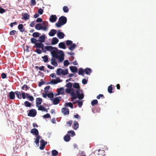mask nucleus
I'll list each match as a JSON object with an SVG mask.
<instances>
[{
	"instance_id": "1",
	"label": "nucleus",
	"mask_w": 156,
	"mask_h": 156,
	"mask_svg": "<svg viewBox=\"0 0 156 156\" xmlns=\"http://www.w3.org/2000/svg\"><path fill=\"white\" fill-rule=\"evenodd\" d=\"M52 57L58 58L60 62H62L64 60V53L63 51L60 50L58 51V49L53 50L51 51Z\"/></svg>"
},
{
	"instance_id": "2",
	"label": "nucleus",
	"mask_w": 156,
	"mask_h": 156,
	"mask_svg": "<svg viewBox=\"0 0 156 156\" xmlns=\"http://www.w3.org/2000/svg\"><path fill=\"white\" fill-rule=\"evenodd\" d=\"M67 21V19L65 16H61L59 18L58 21L55 23V26L58 27H60L65 24L66 23Z\"/></svg>"
},
{
	"instance_id": "3",
	"label": "nucleus",
	"mask_w": 156,
	"mask_h": 156,
	"mask_svg": "<svg viewBox=\"0 0 156 156\" xmlns=\"http://www.w3.org/2000/svg\"><path fill=\"white\" fill-rule=\"evenodd\" d=\"M65 91L67 93L71 94V101H73L77 98L76 94L74 93V90L72 88H66L65 90Z\"/></svg>"
},
{
	"instance_id": "4",
	"label": "nucleus",
	"mask_w": 156,
	"mask_h": 156,
	"mask_svg": "<svg viewBox=\"0 0 156 156\" xmlns=\"http://www.w3.org/2000/svg\"><path fill=\"white\" fill-rule=\"evenodd\" d=\"M75 93L77 98L79 99H82L83 98L84 95L83 93V90L80 89L76 90Z\"/></svg>"
},
{
	"instance_id": "5",
	"label": "nucleus",
	"mask_w": 156,
	"mask_h": 156,
	"mask_svg": "<svg viewBox=\"0 0 156 156\" xmlns=\"http://www.w3.org/2000/svg\"><path fill=\"white\" fill-rule=\"evenodd\" d=\"M57 49V48L56 47H53L51 46H47L44 47L43 48V52L46 53V51H51L53 49Z\"/></svg>"
},
{
	"instance_id": "6",
	"label": "nucleus",
	"mask_w": 156,
	"mask_h": 156,
	"mask_svg": "<svg viewBox=\"0 0 156 156\" xmlns=\"http://www.w3.org/2000/svg\"><path fill=\"white\" fill-rule=\"evenodd\" d=\"M36 110L34 109H32L29 110L28 115L29 116L34 117L36 115Z\"/></svg>"
},
{
	"instance_id": "7",
	"label": "nucleus",
	"mask_w": 156,
	"mask_h": 156,
	"mask_svg": "<svg viewBox=\"0 0 156 156\" xmlns=\"http://www.w3.org/2000/svg\"><path fill=\"white\" fill-rule=\"evenodd\" d=\"M40 142L41 144L39 148L41 150H43L45 147V145L47 144V142H45L44 140L42 139L40 140Z\"/></svg>"
},
{
	"instance_id": "8",
	"label": "nucleus",
	"mask_w": 156,
	"mask_h": 156,
	"mask_svg": "<svg viewBox=\"0 0 156 156\" xmlns=\"http://www.w3.org/2000/svg\"><path fill=\"white\" fill-rule=\"evenodd\" d=\"M62 80H61L59 78H57L55 79H52L51 80L50 83L53 84H55L58 83L62 82Z\"/></svg>"
},
{
	"instance_id": "9",
	"label": "nucleus",
	"mask_w": 156,
	"mask_h": 156,
	"mask_svg": "<svg viewBox=\"0 0 156 156\" xmlns=\"http://www.w3.org/2000/svg\"><path fill=\"white\" fill-rule=\"evenodd\" d=\"M34 47H35L37 48H41L42 51H43V48H44V44L42 43H37L35 44V45Z\"/></svg>"
},
{
	"instance_id": "10",
	"label": "nucleus",
	"mask_w": 156,
	"mask_h": 156,
	"mask_svg": "<svg viewBox=\"0 0 156 156\" xmlns=\"http://www.w3.org/2000/svg\"><path fill=\"white\" fill-rule=\"evenodd\" d=\"M57 19L55 15H51L49 19V21L51 23H54L56 21Z\"/></svg>"
},
{
	"instance_id": "11",
	"label": "nucleus",
	"mask_w": 156,
	"mask_h": 156,
	"mask_svg": "<svg viewBox=\"0 0 156 156\" xmlns=\"http://www.w3.org/2000/svg\"><path fill=\"white\" fill-rule=\"evenodd\" d=\"M60 30H58L57 33V36L58 37L59 39H61L63 38L64 37L65 34L63 33L60 31Z\"/></svg>"
},
{
	"instance_id": "12",
	"label": "nucleus",
	"mask_w": 156,
	"mask_h": 156,
	"mask_svg": "<svg viewBox=\"0 0 156 156\" xmlns=\"http://www.w3.org/2000/svg\"><path fill=\"white\" fill-rule=\"evenodd\" d=\"M30 133L34 135L38 136L39 132L38 130L35 128H34L31 129L30 130Z\"/></svg>"
},
{
	"instance_id": "13",
	"label": "nucleus",
	"mask_w": 156,
	"mask_h": 156,
	"mask_svg": "<svg viewBox=\"0 0 156 156\" xmlns=\"http://www.w3.org/2000/svg\"><path fill=\"white\" fill-rule=\"evenodd\" d=\"M43 30H46L48 26V23L47 21H44L42 23Z\"/></svg>"
},
{
	"instance_id": "14",
	"label": "nucleus",
	"mask_w": 156,
	"mask_h": 156,
	"mask_svg": "<svg viewBox=\"0 0 156 156\" xmlns=\"http://www.w3.org/2000/svg\"><path fill=\"white\" fill-rule=\"evenodd\" d=\"M57 93L56 94L57 95H58L60 94H63L64 93V89L63 87H60L57 90Z\"/></svg>"
},
{
	"instance_id": "15",
	"label": "nucleus",
	"mask_w": 156,
	"mask_h": 156,
	"mask_svg": "<svg viewBox=\"0 0 156 156\" xmlns=\"http://www.w3.org/2000/svg\"><path fill=\"white\" fill-rule=\"evenodd\" d=\"M61 98L60 97H57L54 99L53 101V104L55 105L58 104L60 102V99Z\"/></svg>"
},
{
	"instance_id": "16",
	"label": "nucleus",
	"mask_w": 156,
	"mask_h": 156,
	"mask_svg": "<svg viewBox=\"0 0 156 156\" xmlns=\"http://www.w3.org/2000/svg\"><path fill=\"white\" fill-rule=\"evenodd\" d=\"M51 65H53L56 67L57 66L58 63L56 61V58H52L51 59Z\"/></svg>"
},
{
	"instance_id": "17",
	"label": "nucleus",
	"mask_w": 156,
	"mask_h": 156,
	"mask_svg": "<svg viewBox=\"0 0 156 156\" xmlns=\"http://www.w3.org/2000/svg\"><path fill=\"white\" fill-rule=\"evenodd\" d=\"M62 112L65 115H68L69 114V110L68 108H62Z\"/></svg>"
},
{
	"instance_id": "18",
	"label": "nucleus",
	"mask_w": 156,
	"mask_h": 156,
	"mask_svg": "<svg viewBox=\"0 0 156 156\" xmlns=\"http://www.w3.org/2000/svg\"><path fill=\"white\" fill-rule=\"evenodd\" d=\"M42 100L41 98H37L36 99V106L38 107L39 105H41L42 103Z\"/></svg>"
},
{
	"instance_id": "19",
	"label": "nucleus",
	"mask_w": 156,
	"mask_h": 156,
	"mask_svg": "<svg viewBox=\"0 0 156 156\" xmlns=\"http://www.w3.org/2000/svg\"><path fill=\"white\" fill-rule=\"evenodd\" d=\"M58 39L56 37H54L52 38L51 44L52 45H55L57 44L58 42Z\"/></svg>"
},
{
	"instance_id": "20",
	"label": "nucleus",
	"mask_w": 156,
	"mask_h": 156,
	"mask_svg": "<svg viewBox=\"0 0 156 156\" xmlns=\"http://www.w3.org/2000/svg\"><path fill=\"white\" fill-rule=\"evenodd\" d=\"M41 138V136L40 135H38L37 136L36 138H34V140H35L34 142L37 146H39V140Z\"/></svg>"
},
{
	"instance_id": "21",
	"label": "nucleus",
	"mask_w": 156,
	"mask_h": 156,
	"mask_svg": "<svg viewBox=\"0 0 156 156\" xmlns=\"http://www.w3.org/2000/svg\"><path fill=\"white\" fill-rule=\"evenodd\" d=\"M69 68L72 73H76L78 69L76 66H70L69 67Z\"/></svg>"
},
{
	"instance_id": "22",
	"label": "nucleus",
	"mask_w": 156,
	"mask_h": 156,
	"mask_svg": "<svg viewBox=\"0 0 156 156\" xmlns=\"http://www.w3.org/2000/svg\"><path fill=\"white\" fill-rule=\"evenodd\" d=\"M35 28L38 30H43V25L41 23H38L35 26Z\"/></svg>"
},
{
	"instance_id": "23",
	"label": "nucleus",
	"mask_w": 156,
	"mask_h": 156,
	"mask_svg": "<svg viewBox=\"0 0 156 156\" xmlns=\"http://www.w3.org/2000/svg\"><path fill=\"white\" fill-rule=\"evenodd\" d=\"M15 93L13 91H11L9 93V98L11 100L14 99L15 98Z\"/></svg>"
},
{
	"instance_id": "24",
	"label": "nucleus",
	"mask_w": 156,
	"mask_h": 156,
	"mask_svg": "<svg viewBox=\"0 0 156 156\" xmlns=\"http://www.w3.org/2000/svg\"><path fill=\"white\" fill-rule=\"evenodd\" d=\"M56 30L55 29L51 30L48 34L50 36H53L56 33Z\"/></svg>"
},
{
	"instance_id": "25",
	"label": "nucleus",
	"mask_w": 156,
	"mask_h": 156,
	"mask_svg": "<svg viewBox=\"0 0 156 156\" xmlns=\"http://www.w3.org/2000/svg\"><path fill=\"white\" fill-rule=\"evenodd\" d=\"M45 40V35H42L39 37V40H38L39 42L41 43H43L44 42Z\"/></svg>"
},
{
	"instance_id": "26",
	"label": "nucleus",
	"mask_w": 156,
	"mask_h": 156,
	"mask_svg": "<svg viewBox=\"0 0 156 156\" xmlns=\"http://www.w3.org/2000/svg\"><path fill=\"white\" fill-rule=\"evenodd\" d=\"M64 140L66 142H68L70 140V135L68 134H66L64 137Z\"/></svg>"
},
{
	"instance_id": "27",
	"label": "nucleus",
	"mask_w": 156,
	"mask_h": 156,
	"mask_svg": "<svg viewBox=\"0 0 156 156\" xmlns=\"http://www.w3.org/2000/svg\"><path fill=\"white\" fill-rule=\"evenodd\" d=\"M18 27L20 32H22L25 31V28H23V25L22 24H19L18 26Z\"/></svg>"
},
{
	"instance_id": "28",
	"label": "nucleus",
	"mask_w": 156,
	"mask_h": 156,
	"mask_svg": "<svg viewBox=\"0 0 156 156\" xmlns=\"http://www.w3.org/2000/svg\"><path fill=\"white\" fill-rule=\"evenodd\" d=\"M23 19L25 20H28L30 18V15L27 13H24L23 15Z\"/></svg>"
},
{
	"instance_id": "29",
	"label": "nucleus",
	"mask_w": 156,
	"mask_h": 156,
	"mask_svg": "<svg viewBox=\"0 0 156 156\" xmlns=\"http://www.w3.org/2000/svg\"><path fill=\"white\" fill-rule=\"evenodd\" d=\"M79 127L78 122L76 121H74L73 125V128L74 129H76Z\"/></svg>"
},
{
	"instance_id": "30",
	"label": "nucleus",
	"mask_w": 156,
	"mask_h": 156,
	"mask_svg": "<svg viewBox=\"0 0 156 156\" xmlns=\"http://www.w3.org/2000/svg\"><path fill=\"white\" fill-rule=\"evenodd\" d=\"M84 70V72L87 75H90L92 72L91 69L90 68H86Z\"/></svg>"
},
{
	"instance_id": "31",
	"label": "nucleus",
	"mask_w": 156,
	"mask_h": 156,
	"mask_svg": "<svg viewBox=\"0 0 156 156\" xmlns=\"http://www.w3.org/2000/svg\"><path fill=\"white\" fill-rule=\"evenodd\" d=\"M27 98L30 101H33L34 100V98L32 96H30L29 94L26 93Z\"/></svg>"
},
{
	"instance_id": "32",
	"label": "nucleus",
	"mask_w": 156,
	"mask_h": 156,
	"mask_svg": "<svg viewBox=\"0 0 156 156\" xmlns=\"http://www.w3.org/2000/svg\"><path fill=\"white\" fill-rule=\"evenodd\" d=\"M58 46L60 48L63 49L66 48L65 44L63 42L60 43L58 44Z\"/></svg>"
},
{
	"instance_id": "33",
	"label": "nucleus",
	"mask_w": 156,
	"mask_h": 156,
	"mask_svg": "<svg viewBox=\"0 0 156 156\" xmlns=\"http://www.w3.org/2000/svg\"><path fill=\"white\" fill-rule=\"evenodd\" d=\"M69 48V49L71 51H73L76 47V45L74 43L72 44Z\"/></svg>"
},
{
	"instance_id": "34",
	"label": "nucleus",
	"mask_w": 156,
	"mask_h": 156,
	"mask_svg": "<svg viewBox=\"0 0 156 156\" xmlns=\"http://www.w3.org/2000/svg\"><path fill=\"white\" fill-rule=\"evenodd\" d=\"M84 70H83L82 68H80L79 69L78 71V74L79 75H81L84 76Z\"/></svg>"
},
{
	"instance_id": "35",
	"label": "nucleus",
	"mask_w": 156,
	"mask_h": 156,
	"mask_svg": "<svg viewBox=\"0 0 156 156\" xmlns=\"http://www.w3.org/2000/svg\"><path fill=\"white\" fill-rule=\"evenodd\" d=\"M68 69H62V75H66L68 74Z\"/></svg>"
},
{
	"instance_id": "36",
	"label": "nucleus",
	"mask_w": 156,
	"mask_h": 156,
	"mask_svg": "<svg viewBox=\"0 0 156 156\" xmlns=\"http://www.w3.org/2000/svg\"><path fill=\"white\" fill-rule=\"evenodd\" d=\"M15 93L17 97L19 99H20L21 98V93L20 91H15Z\"/></svg>"
},
{
	"instance_id": "37",
	"label": "nucleus",
	"mask_w": 156,
	"mask_h": 156,
	"mask_svg": "<svg viewBox=\"0 0 156 156\" xmlns=\"http://www.w3.org/2000/svg\"><path fill=\"white\" fill-rule=\"evenodd\" d=\"M108 92L109 93H112V85H110L108 88Z\"/></svg>"
},
{
	"instance_id": "38",
	"label": "nucleus",
	"mask_w": 156,
	"mask_h": 156,
	"mask_svg": "<svg viewBox=\"0 0 156 156\" xmlns=\"http://www.w3.org/2000/svg\"><path fill=\"white\" fill-rule=\"evenodd\" d=\"M51 154L53 156H56L58 154V152L56 150H54L51 151Z\"/></svg>"
},
{
	"instance_id": "39",
	"label": "nucleus",
	"mask_w": 156,
	"mask_h": 156,
	"mask_svg": "<svg viewBox=\"0 0 156 156\" xmlns=\"http://www.w3.org/2000/svg\"><path fill=\"white\" fill-rule=\"evenodd\" d=\"M73 87L74 88H76L77 89H80V86L78 83H75Z\"/></svg>"
},
{
	"instance_id": "40",
	"label": "nucleus",
	"mask_w": 156,
	"mask_h": 156,
	"mask_svg": "<svg viewBox=\"0 0 156 156\" xmlns=\"http://www.w3.org/2000/svg\"><path fill=\"white\" fill-rule=\"evenodd\" d=\"M24 105L26 107H30L31 106V104L29 101H26L24 102Z\"/></svg>"
},
{
	"instance_id": "41",
	"label": "nucleus",
	"mask_w": 156,
	"mask_h": 156,
	"mask_svg": "<svg viewBox=\"0 0 156 156\" xmlns=\"http://www.w3.org/2000/svg\"><path fill=\"white\" fill-rule=\"evenodd\" d=\"M62 71V69L61 68H59L56 71L57 75L59 76L61 75Z\"/></svg>"
},
{
	"instance_id": "42",
	"label": "nucleus",
	"mask_w": 156,
	"mask_h": 156,
	"mask_svg": "<svg viewBox=\"0 0 156 156\" xmlns=\"http://www.w3.org/2000/svg\"><path fill=\"white\" fill-rule=\"evenodd\" d=\"M31 42L33 44H34L37 43V42L38 41V40H37L36 39L34 38H32L30 39Z\"/></svg>"
},
{
	"instance_id": "43",
	"label": "nucleus",
	"mask_w": 156,
	"mask_h": 156,
	"mask_svg": "<svg viewBox=\"0 0 156 156\" xmlns=\"http://www.w3.org/2000/svg\"><path fill=\"white\" fill-rule=\"evenodd\" d=\"M63 10L64 12L65 13H67L69 11L68 8L66 6H65L63 7Z\"/></svg>"
},
{
	"instance_id": "44",
	"label": "nucleus",
	"mask_w": 156,
	"mask_h": 156,
	"mask_svg": "<svg viewBox=\"0 0 156 156\" xmlns=\"http://www.w3.org/2000/svg\"><path fill=\"white\" fill-rule=\"evenodd\" d=\"M42 58L43 59V61L45 62H46L48 60V58L47 55H45L42 57Z\"/></svg>"
},
{
	"instance_id": "45",
	"label": "nucleus",
	"mask_w": 156,
	"mask_h": 156,
	"mask_svg": "<svg viewBox=\"0 0 156 156\" xmlns=\"http://www.w3.org/2000/svg\"><path fill=\"white\" fill-rule=\"evenodd\" d=\"M66 106H68L70 107L71 108H73V105L71 102L67 103L66 104Z\"/></svg>"
},
{
	"instance_id": "46",
	"label": "nucleus",
	"mask_w": 156,
	"mask_h": 156,
	"mask_svg": "<svg viewBox=\"0 0 156 156\" xmlns=\"http://www.w3.org/2000/svg\"><path fill=\"white\" fill-rule=\"evenodd\" d=\"M32 35L34 37H37L39 36L40 33L38 32H34L33 34Z\"/></svg>"
},
{
	"instance_id": "47",
	"label": "nucleus",
	"mask_w": 156,
	"mask_h": 156,
	"mask_svg": "<svg viewBox=\"0 0 156 156\" xmlns=\"http://www.w3.org/2000/svg\"><path fill=\"white\" fill-rule=\"evenodd\" d=\"M98 101L97 100H94L91 101V104L92 106H94V105L98 104Z\"/></svg>"
},
{
	"instance_id": "48",
	"label": "nucleus",
	"mask_w": 156,
	"mask_h": 156,
	"mask_svg": "<svg viewBox=\"0 0 156 156\" xmlns=\"http://www.w3.org/2000/svg\"><path fill=\"white\" fill-rule=\"evenodd\" d=\"M47 96L50 99H52L54 97V94L52 93H51L49 94H47Z\"/></svg>"
},
{
	"instance_id": "49",
	"label": "nucleus",
	"mask_w": 156,
	"mask_h": 156,
	"mask_svg": "<svg viewBox=\"0 0 156 156\" xmlns=\"http://www.w3.org/2000/svg\"><path fill=\"white\" fill-rule=\"evenodd\" d=\"M73 84L71 82H69L67 83L66 85V87L69 88H72Z\"/></svg>"
},
{
	"instance_id": "50",
	"label": "nucleus",
	"mask_w": 156,
	"mask_h": 156,
	"mask_svg": "<svg viewBox=\"0 0 156 156\" xmlns=\"http://www.w3.org/2000/svg\"><path fill=\"white\" fill-rule=\"evenodd\" d=\"M76 102L78 103V105L79 107L80 108L83 105L82 101H80L79 100H76Z\"/></svg>"
},
{
	"instance_id": "51",
	"label": "nucleus",
	"mask_w": 156,
	"mask_h": 156,
	"mask_svg": "<svg viewBox=\"0 0 156 156\" xmlns=\"http://www.w3.org/2000/svg\"><path fill=\"white\" fill-rule=\"evenodd\" d=\"M50 87V86H47L46 87L44 88V92L45 93H47L48 92V90Z\"/></svg>"
},
{
	"instance_id": "52",
	"label": "nucleus",
	"mask_w": 156,
	"mask_h": 156,
	"mask_svg": "<svg viewBox=\"0 0 156 156\" xmlns=\"http://www.w3.org/2000/svg\"><path fill=\"white\" fill-rule=\"evenodd\" d=\"M16 33V31L15 30H12L9 32V34L11 36H13Z\"/></svg>"
},
{
	"instance_id": "53",
	"label": "nucleus",
	"mask_w": 156,
	"mask_h": 156,
	"mask_svg": "<svg viewBox=\"0 0 156 156\" xmlns=\"http://www.w3.org/2000/svg\"><path fill=\"white\" fill-rule=\"evenodd\" d=\"M66 44L67 45H70L73 43V41L71 40H68L66 41Z\"/></svg>"
},
{
	"instance_id": "54",
	"label": "nucleus",
	"mask_w": 156,
	"mask_h": 156,
	"mask_svg": "<svg viewBox=\"0 0 156 156\" xmlns=\"http://www.w3.org/2000/svg\"><path fill=\"white\" fill-rule=\"evenodd\" d=\"M38 110H41L42 111H44V107L42 105H40V106H38Z\"/></svg>"
},
{
	"instance_id": "55",
	"label": "nucleus",
	"mask_w": 156,
	"mask_h": 156,
	"mask_svg": "<svg viewBox=\"0 0 156 156\" xmlns=\"http://www.w3.org/2000/svg\"><path fill=\"white\" fill-rule=\"evenodd\" d=\"M68 133H71L72 136H74L75 135L74 132L73 130L69 131L68 132Z\"/></svg>"
},
{
	"instance_id": "56",
	"label": "nucleus",
	"mask_w": 156,
	"mask_h": 156,
	"mask_svg": "<svg viewBox=\"0 0 156 156\" xmlns=\"http://www.w3.org/2000/svg\"><path fill=\"white\" fill-rule=\"evenodd\" d=\"M64 65L65 66H68L69 64V61L68 60H65L64 62Z\"/></svg>"
},
{
	"instance_id": "57",
	"label": "nucleus",
	"mask_w": 156,
	"mask_h": 156,
	"mask_svg": "<svg viewBox=\"0 0 156 156\" xmlns=\"http://www.w3.org/2000/svg\"><path fill=\"white\" fill-rule=\"evenodd\" d=\"M22 98L23 99H25L26 98V94L25 92H23L21 93Z\"/></svg>"
},
{
	"instance_id": "58",
	"label": "nucleus",
	"mask_w": 156,
	"mask_h": 156,
	"mask_svg": "<svg viewBox=\"0 0 156 156\" xmlns=\"http://www.w3.org/2000/svg\"><path fill=\"white\" fill-rule=\"evenodd\" d=\"M38 13L40 15H42L43 12V10L41 9H39L38 10Z\"/></svg>"
},
{
	"instance_id": "59",
	"label": "nucleus",
	"mask_w": 156,
	"mask_h": 156,
	"mask_svg": "<svg viewBox=\"0 0 156 156\" xmlns=\"http://www.w3.org/2000/svg\"><path fill=\"white\" fill-rule=\"evenodd\" d=\"M1 76L2 79H5L6 77V74L4 73H2L1 75Z\"/></svg>"
},
{
	"instance_id": "60",
	"label": "nucleus",
	"mask_w": 156,
	"mask_h": 156,
	"mask_svg": "<svg viewBox=\"0 0 156 156\" xmlns=\"http://www.w3.org/2000/svg\"><path fill=\"white\" fill-rule=\"evenodd\" d=\"M43 116L45 118H48L50 117V115L48 113H47L46 114L44 115Z\"/></svg>"
},
{
	"instance_id": "61",
	"label": "nucleus",
	"mask_w": 156,
	"mask_h": 156,
	"mask_svg": "<svg viewBox=\"0 0 156 156\" xmlns=\"http://www.w3.org/2000/svg\"><path fill=\"white\" fill-rule=\"evenodd\" d=\"M87 83V80L85 79H83L82 80V83L83 84L85 85Z\"/></svg>"
},
{
	"instance_id": "62",
	"label": "nucleus",
	"mask_w": 156,
	"mask_h": 156,
	"mask_svg": "<svg viewBox=\"0 0 156 156\" xmlns=\"http://www.w3.org/2000/svg\"><path fill=\"white\" fill-rule=\"evenodd\" d=\"M35 51L38 54H40L41 53V51L39 49H36Z\"/></svg>"
},
{
	"instance_id": "63",
	"label": "nucleus",
	"mask_w": 156,
	"mask_h": 156,
	"mask_svg": "<svg viewBox=\"0 0 156 156\" xmlns=\"http://www.w3.org/2000/svg\"><path fill=\"white\" fill-rule=\"evenodd\" d=\"M35 25V23L34 21L31 22L30 24V26L32 27H33Z\"/></svg>"
},
{
	"instance_id": "64",
	"label": "nucleus",
	"mask_w": 156,
	"mask_h": 156,
	"mask_svg": "<svg viewBox=\"0 0 156 156\" xmlns=\"http://www.w3.org/2000/svg\"><path fill=\"white\" fill-rule=\"evenodd\" d=\"M5 9L2 8H0V13H3L5 12Z\"/></svg>"
}]
</instances>
